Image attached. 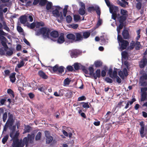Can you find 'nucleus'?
Listing matches in <instances>:
<instances>
[{"label":"nucleus","instance_id":"obj_28","mask_svg":"<svg viewBox=\"0 0 147 147\" xmlns=\"http://www.w3.org/2000/svg\"><path fill=\"white\" fill-rule=\"evenodd\" d=\"M127 18V17L123 16H121L118 18V19L119 23H124V22L126 20Z\"/></svg>","mask_w":147,"mask_h":147},{"label":"nucleus","instance_id":"obj_19","mask_svg":"<svg viewBox=\"0 0 147 147\" xmlns=\"http://www.w3.org/2000/svg\"><path fill=\"white\" fill-rule=\"evenodd\" d=\"M67 38L72 43L75 41L76 36L75 35L71 33L67 34L66 35Z\"/></svg>","mask_w":147,"mask_h":147},{"label":"nucleus","instance_id":"obj_43","mask_svg":"<svg viewBox=\"0 0 147 147\" xmlns=\"http://www.w3.org/2000/svg\"><path fill=\"white\" fill-rule=\"evenodd\" d=\"M135 42L134 41H132L130 44V45L129 48L130 50L133 49L135 47Z\"/></svg>","mask_w":147,"mask_h":147},{"label":"nucleus","instance_id":"obj_40","mask_svg":"<svg viewBox=\"0 0 147 147\" xmlns=\"http://www.w3.org/2000/svg\"><path fill=\"white\" fill-rule=\"evenodd\" d=\"M31 128V127L28 125L25 126L24 129V133L29 132Z\"/></svg>","mask_w":147,"mask_h":147},{"label":"nucleus","instance_id":"obj_58","mask_svg":"<svg viewBox=\"0 0 147 147\" xmlns=\"http://www.w3.org/2000/svg\"><path fill=\"white\" fill-rule=\"evenodd\" d=\"M66 69L69 71H72L74 70L73 67L71 65L67 66Z\"/></svg>","mask_w":147,"mask_h":147},{"label":"nucleus","instance_id":"obj_27","mask_svg":"<svg viewBox=\"0 0 147 147\" xmlns=\"http://www.w3.org/2000/svg\"><path fill=\"white\" fill-rule=\"evenodd\" d=\"M16 73L14 72L11 74L9 76L10 81L12 83H14L16 81Z\"/></svg>","mask_w":147,"mask_h":147},{"label":"nucleus","instance_id":"obj_61","mask_svg":"<svg viewBox=\"0 0 147 147\" xmlns=\"http://www.w3.org/2000/svg\"><path fill=\"white\" fill-rule=\"evenodd\" d=\"M17 30L20 33L23 32L24 31L23 29L20 26H17Z\"/></svg>","mask_w":147,"mask_h":147},{"label":"nucleus","instance_id":"obj_26","mask_svg":"<svg viewBox=\"0 0 147 147\" xmlns=\"http://www.w3.org/2000/svg\"><path fill=\"white\" fill-rule=\"evenodd\" d=\"M109 10L110 13H111L113 12L117 13L119 10V8L117 6H114L111 7L109 8Z\"/></svg>","mask_w":147,"mask_h":147},{"label":"nucleus","instance_id":"obj_3","mask_svg":"<svg viewBox=\"0 0 147 147\" xmlns=\"http://www.w3.org/2000/svg\"><path fill=\"white\" fill-rule=\"evenodd\" d=\"M140 74L141 75L139 79V84L142 86H147V74L142 69L140 71Z\"/></svg>","mask_w":147,"mask_h":147},{"label":"nucleus","instance_id":"obj_22","mask_svg":"<svg viewBox=\"0 0 147 147\" xmlns=\"http://www.w3.org/2000/svg\"><path fill=\"white\" fill-rule=\"evenodd\" d=\"M28 16L25 15L21 16L19 18L20 21L21 23L24 24L27 21Z\"/></svg>","mask_w":147,"mask_h":147},{"label":"nucleus","instance_id":"obj_55","mask_svg":"<svg viewBox=\"0 0 147 147\" xmlns=\"http://www.w3.org/2000/svg\"><path fill=\"white\" fill-rule=\"evenodd\" d=\"M5 50L2 47H0V55H3L5 54Z\"/></svg>","mask_w":147,"mask_h":147},{"label":"nucleus","instance_id":"obj_46","mask_svg":"<svg viewBox=\"0 0 147 147\" xmlns=\"http://www.w3.org/2000/svg\"><path fill=\"white\" fill-rule=\"evenodd\" d=\"M117 3L119 5L123 7H125L126 5H127L126 3H125L123 2H121L119 0H118L117 1Z\"/></svg>","mask_w":147,"mask_h":147},{"label":"nucleus","instance_id":"obj_14","mask_svg":"<svg viewBox=\"0 0 147 147\" xmlns=\"http://www.w3.org/2000/svg\"><path fill=\"white\" fill-rule=\"evenodd\" d=\"M75 35L76 36L75 42L81 41L83 40V38L82 36V32L76 33Z\"/></svg>","mask_w":147,"mask_h":147},{"label":"nucleus","instance_id":"obj_16","mask_svg":"<svg viewBox=\"0 0 147 147\" xmlns=\"http://www.w3.org/2000/svg\"><path fill=\"white\" fill-rule=\"evenodd\" d=\"M80 54V51L77 49H74L71 51L70 55L71 58L77 57Z\"/></svg>","mask_w":147,"mask_h":147},{"label":"nucleus","instance_id":"obj_17","mask_svg":"<svg viewBox=\"0 0 147 147\" xmlns=\"http://www.w3.org/2000/svg\"><path fill=\"white\" fill-rule=\"evenodd\" d=\"M28 138L25 137L23 139V141H22V144L24 145V146L26 145V146H27L29 141V139H31L32 137V135L30 134H28Z\"/></svg>","mask_w":147,"mask_h":147},{"label":"nucleus","instance_id":"obj_23","mask_svg":"<svg viewBox=\"0 0 147 147\" xmlns=\"http://www.w3.org/2000/svg\"><path fill=\"white\" fill-rule=\"evenodd\" d=\"M122 35L123 38L125 39H127L129 38V34L128 31L127 30H124L122 32Z\"/></svg>","mask_w":147,"mask_h":147},{"label":"nucleus","instance_id":"obj_64","mask_svg":"<svg viewBox=\"0 0 147 147\" xmlns=\"http://www.w3.org/2000/svg\"><path fill=\"white\" fill-rule=\"evenodd\" d=\"M142 4L140 2H139L137 3L136 7L138 10H140Z\"/></svg>","mask_w":147,"mask_h":147},{"label":"nucleus","instance_id":"obj_8","mask_svg":"<svg viewBox=\"0 0 147 147\" xmlns=\"http://www.w3.org/2000/svg\"><path fill=\"white\" fill-rule=\"evenodd\" d=\"M9 115L8 119L6 123L5 126L7 127H11L13 125L14 121L13 119V115L12 114H10V113H8Z\"/></svg>","mask_w":147,"mask_h":147},{"label":"nucleus","instance_id":"obj_21","mask_svg":"<svg viewBox=\"0 0 147 147\" xmlns=\"http://www.w3.org/2000/svg\"><path fill=\"white\" fill-rule=\"evenodd\" d=\"M39 76L42 79H47L48 78V76L42 70H39L38 72Z\"/></svg>","mask_w":147,"mask_h":147},{"label":"nucleus","instance_id":"obj_31","mask_svg":"<svg viewBox=\"0 0 147 147\" xmlns=\"http://www.w3.org/2000/svg\"><path fill=\"white\" fill-rule=\"evenodd\" d=\"M94 11H95L97 14L98 15V17L99 18L100 17V15L101 14V11L100 8L98 6H95V9Z\"/></svg>","mask_w":147,"mask_h":147},{"label":"nucleus","instance_id":"obj_13","mask_svg":"<svg viewBox=\"0 0 147 147\" xmlns=\"http://www.w3.org/2000/svg\"><path fill=\"white\" fill-rule=\"evenodd\" d=\"M147 65V59L145 57H144L139 63V67L140 68H143Z\"/></svg>","mask_w":147,"mask_h":147},{"label":"nucleus","instance_id":"obj_15","mask_svg":"<svg viewBox=\"0 0 147 147\" xmlns=\"http://www.w3.org/2000/svg\"><path fill=\"white\" fill-rule=\"evenodd\" d=\"M5 54L3 55H6V56H11L13 54V49L12 48H9L5 49Z\"/></svg>","mask_w":147,"mask_h":147},{"label":"nucleus","instance_id":"obj_34","mask_svg":"<svg viewBox=\"0 0 147 147\" xmlns=\"http://www.w3.org/2000/svg\"><path fill=\"white\" fill-rule=\"evenodd\" d=\"M135 49L136 50H139L140 49L141 47V44L140 42L136 41L135 43Z\"/></svg>","mask_w":147,"mask_h":147},{"label":"nucleus","instance_id":"obj_42","mask_svg":"<svg viewBox=\"0 0 147 147\" xmlns=\"http://www.w3.org/2000/svg\"><path fill=\"white\" fill-rule=\"evenodd\" d=\"M7 92L9 94L10 96L12 97L13 98H14V92L13 91L10 89H9L7 90Z\"/></svg>","mask_w":147,"mask_h":147},{"label":"nucleus","instance_id":"obj_50","mask_svg":"<svg viewBox=\"0 0 147 147\" xmlns=\"http://www.w3.org/2000/svg\"><path fill=\"white\" fill-rule=\"evenodd\" d=\"M72 17L70 15L67 16L66 17V20L68 23H70L72 20Z\"/></svg>","mask_w":147,"mask_h":147},{"label":"nucleus","instance_id":"obj_48","mask_svg":"<svg viewBox=\"0 0 147 147\" xmlns=\"http://www.w3.org/2000/svg\"><path fill=\"white\" fill-rule=\"evenodd\" d=\"M41 135V133L40 132H38L36 136L35 140H40Z\"/></svg>","mask_w":147,"mask_h":147},{"label":"nucleus","instance_id":"obj_30","mask_svg":"<svg viewBox=\"0 0 147 147\" xmlns=\"http://www.w3.org/2000/svg\"><path fill=\"white\" fill-rule=\"evenodd\" d=\"M47 89V87L43 84L41 85L40 87L38 88L39 90L44 92H45Z\"/></svg>","mask_w":147,"mask_h":147},{"label":"nucleus","instance_id":"obj_24","mask_svg":"<svg viewBox=\"0 0 147 147\" xmlns=\"http://www.w3.org/2000/svg\"><path fill=\"white\" fill-rule=\"evenodd\" d=\"M100 69H97L96 70L95 73H94L92 77H93L94 79L96 80L97 78H99L100 77Z\"/></svg>","mask_w":147,"mask_h":147},{"label":"nucleus","instance_id":"obj_32","mask_svg":"<svg viewBox=\"0 0 147 147\" xmlns=\"http://www.w3.org/2000/svg\"><path fill=\"white\" fill-rule=\"evenodd\" d=\"M120 13L121 16H123L127 17L128 16V11L126 10L121 9L120 10Z\"/></svg>","mask_w":147,"mask_h":147},{"label":"nucleus","instance_id":"obj_10","mask_svg":"<svg viewBox=\"0 0 147 147\" xmlns=\"http://www.w3.org/2000/svg\"><path fill=\"white\" fill-rule=\"evenodd\" d=\"M79 5L81 6V7L80 8L78 11L80 15H83L86 13L85 5L83 2H79Z\"/></svg>","mask_w":147,"mask_h":147},{"label":"nucleus","instance_id":"obj_39","mask_svg":"<svg viewBox=\"0 0 147 147\" xmlns=\"http://www.w3.org/2000/svg\"><path fill=\"white\" fill-rule=\"evenodd\" d=\"M88 70L89 71L90 75L92 77L94 74V69L92 67H89Z\"/></svg>","mask_w":147,"mask_h":147},{"label":"nucleus","instance_id":"obj_51","mask_svg":"<svg viewBox=\"0 0 147 147\" xmlns=\"http://www.w3.org/2000/svg\"><path fill=\"white\" fill-rule=\"evenodd\" d=\"M95 9V7L91 6L88 7L87 8L88 11L90 12L91 13L92 11H94Z\"/></svg>","mask_w":147,"mask_h":147},{"label":"nucleus","instance_id":"obj_60","mask_svg":"<svg viewBox=\"0 0 147 147\" xmlns=\"http://www.w3.org/2000/svg\"><path fill=\"white\" fill-rule=\"evenodd\" d=\"M98 21L97 23V25L98 26H99L101 25L102 23V20L100 19V18H99V17H98Z\"/></svg>","mask_w":147,"mask_h":147},{"label":"nucleus","instance_id":"obj_47","mask_svg":"<svg viewBox=\"0 0 147 147\" xmlns=\"http://www.w3.org/2000/svg\"><path fill=\"white\" fill-rule=\"evenodd\" d=\"M24 64V63L23 60H21L20 63L17 64V66L18 68H20L23 66Z\"/></svg>","mask_w":147,"mask_h":147},{"label":"nucleus","instance_id":"obj_18","mask_svg":"<svg viewBox=\"0 0 147 147\" xmlns=\"http://www.w3.org/2000/svg\"><path fill=\"white\" fill-rule=\"evenodd\" d=\"M65 41L64 38V34L63 33H61L57 40V42L59 44H62Z\"/></svg>","mask_w":147,"mask_h":147},{"label":"nucleus","instance_id":"obj_37","mask_svg":"<svg viewBox=\"0 0 147 147\" xmlns=\"http://www.w3.org/2000/svg\"><path fill=\"white\" fill-rule=\"evenodd\" d=\"M19 135V133L16 132L13 138V141L19 140L18 138Z\"/></svg>","mask_w":147,"mask_h":147},{"label":"nucleus","instance_id":"obj_49","mask_svg":"<svg viewBox=\"0 0 147 147\" xmlns=\"http://www.w3.org/2000/svg\"><path fill=\"white\" fill-rule=\"evenodd\" d=\"M47 0H40L39 2V4L41 6L45 5L47 3Z\"/></svg>","mask_w":147,"mask_h":147},{"label":"nucleus","instance_id":"obj_56","mask_svg":"<svg viewBox=\"0 0 147 147\" xmlns=\"http://www.w3.org/2000/svg\"><path fill=\"white\" fill-rule=\"evenodd\" d=\"M118 75L122 79H123L124 78V75L122 71L120 70L118 72Z\"/></svg>","mask_w":147,"mask_h":147},{"label":"nucleus","instance_id":"obj_6","mask_svg":"<svg viewBox=\"0 0 147 147\" xmlns=\"http://www.w3.org/2000/svg\"><path fill=\"white\" fill-rule=\"evenodd\" d=\"M141 101H144L147 100V86L141 88Z\"/></svg>","mask_w":147,"mask_h":147},{"label":"nucleus","instance_id":"obj_25","mask_svg":"<svg viewBox=\"0 0 147 147\" xmlns=\"http://www.w3.org/2000/svg\"><path fill=\"white\" fill-rule=\"evenodd\" d=\"M50 35L52 37L56 38L59 37V34L57 31L53 30L50 32Z\"/></svg>","mask_w":147,"mask_h":147},{"label":"nucleus","instance_id":"obj_1","mask_svg":"<svg viewBox=\"0 0 147 147\" xmlns=\"http://www.w3.org/2000/svg\"><path fill=\"white\" fill-rule=\"evenodd\" d=\"M51 29L47 27H42L40 28L35 33V35L39 36L41 34L44 39L50 38Z\"/></svg>","mask_w":147,"mask_h":147},{"label":"nucleus","instance_id":"obj_54","mask_svg":"<svg viewBox=\"0 0 147 147\" xmlns=\"http://www.w3.org/2000/svg\"><path fill=\"white\" fill-rule=\"evenodd\" d=\"M7 117V113L6 112H5L3 114V121L4 122H5Z\"/></svg>","mask_w":147,"mask_h":147},{"label":"nucleus","instance_id":"obj_44","mask_svg":"<svg viewBox=\"0 0 147 147\" xmlns=\"http://www.w3.org/2000/svg\"><path fill=\"white\" fill-rule=\"evenodd\" d=\"M68 7V6L67 5H65L63 10V15L64 17H65L66 16L67 13V11Z\"/></svg>","mask_w":147,"mask_h":147},{"label":"nucleus","instance_id":"obj_12","mask_svg":"<svg viewBox=\"0 0 147 147\" xmlns=\"http://www.w3.org/2000/svg\"><path fill=\"white\" fill-rule=\"evenodd\" d=\"M139 125L141 127L140 130V134L141 137L143 138L145 136V135L144 134L145 129L144 122L142 121L140 122Z\"/></svg>","mask_w":147,"mask_h":147},{"label":"nucleus","instance_id":"obj_36","mask_svg":"<svg viewBox=\"0 0 147 147\" xmlns=\"http://www.w3.org/2000/svg\"><path fill=\"white\" fill-rule=\"evenodd\" d=\"M74 20L75 21L77 22L80 19V17L78 14H75L74 15Z\"/></svg>","mask_w":147,"mask_h":147},{"label":"nucleus","instance_id":"obj_20","mask_svg":"<svg viewBox=\"0 0 147 147\" xmlns=\"http://www.w3.org/2000/svg\"><path fill=\"white\" fill-rule=\"evenodd\" d=\"M117 68H114L113 71L114 77L113 78H116V81L118 83H120L121 82V79L117 76Z\"/></svg>","mask_w":147,"mask_h":147},{"label":"nucleus","instance_id":"obj_38","mask_svg":"<svg viewBox=\"0 0 147 147\" xmlns=\"http://www.w3.org/2000/svg\"><path fill=\"white\" fill-rule=\"evenodd\" d=\"M52 3L51 2H48L47 4L46 8L47 10H49L51 8L52 5Z\"/></svg>","mask_w":147,"mask_h":147},{"label":"nucleus","instance_id":"obj_52","mask_svg":"<svg viewBox=\"0 0 147 147\" xmlns=\"http://www.w3.org/2000/svg\"><path fill=\"white\" fill-rule=\"evenodd\" d=\"M74 68L76 70H78L79 69L80 66L78 63H74Z\"/></svg>","mask_w":147,"mask_h":147},{"label":"nucleus","instance_id":"obj_53","mask_svg":"<svg viewBox=\"0 0 147 147\" xmlns=\"http://www.w3.org/2000/svg\"><path fill=\"white\" fill-rule=\"evenodd\" d=\"M70 81L71 80L68 78H67L64 80V83L65 85H69Z\"/></svg>","mask_w":147,"mask_h":147},{"label":"nucleus","instance_id":"obj_11","mask_svg":"<svg viewBox=\"0 0 147 147\" xmlns=\"http://www.w3.org/2000/svg\"><path fill=\"white\" fill-rule=\"evenodd\" d=\"M12 147H24V145L22 144V140L13 141Z\"/></svg>","mask_w":147,"mask_h":147},{"label":"nucleus","instance_id":"obj_29","mask_svg":"<svg viewBox=\"0 0 147 147\" xmlns=\"http://www.w3.org/2000/svg\"><path fill=\"white\" fill-rule=\"evenodd\" d=\"M83 38H87L90 35V33L88 32H82Z\"/></svg>","mask_w":147,"mask_h":147},{"label":"nucleus","instance_id":"obj_2","mask_svg":"<svg viewBox=\"0 0 147 147\" xmlns=\"http://www.w3.org/2000/svg\"><path fill=\"white\" fill-rule=\"evenodd\" d=\"M55 9L52 11V13L53 16L57 18V20L59 23H61L63 20V17L62 12H59L61 7L58 6H55Z\"/></svg>","mask_w":147,"mask_h":147},{"label":"nucleus","instance_id":"obj_63","mask_svg":"<svg viewBox=\"0 0 147 147\" xmlns=\"http://www.w3.org/2000/svg\"><path fill=\"white\" fill-rule=\"evenodd\" d=\"M122 56L124 58H125L127 55V53L126 51H124L122 53Z\"/></svg>","mask_w":147,"mask_h":147},{"label":"nucleus","instance_id":"obj_45","mask_svg":"<svg viewBox=\"0 0 147 147\" xmlns=\"http://www.w3.org/2000/svg\"><path fill=\"white\" fill-rule=\"evenodd\" d=\"M9 137V136L7 135L5 136L2 139V142L4 144H5V142L7 141Z\"/></svg>","mask_w":147,"mask_h":147},{"label":"nucleus","instance_id":"obj_33","mask_svg":"<svg viewBox=\"0 0 147 147\" xmlns=\"http://www.w3.org/2000/svg\"><path fill=\"white\" fill-rule=\"evenodd\" d=\"M95 67H101L102 64V62L99 61H97L94 62Z\"/></svg>","mask_w":147,"mask_h":147},{"label":"nucleus","instance_id":"obj_4","mask_svg":"<svg viewBox=\"0 0 147 147\" xmlns=\"http://www.w3.org/2000/svg\"><path fill=\"white\" fill-rule=\"evenodd\" d=\"M118 41L120 45V48L123 50L126 49L129 45V42L126 40H124L121 35H118L117 38Z\"/></svg>","mask_w":147,"mask_h":147},{"label":"nucleus","instance_id":"obj_35","mask_svg":"<svg viewBox=\"0 0 147 147\" xmlns=\"http://www.w3.org/2000/svg\"><path fill=\"white\" fill-rule=\"evenodd\" d=\"M36 28H39L40 26L43 27L45 26V24L42 21L37 22L36 23Z\"/></svg>","mask_w":147,"mask_h":147},{"label":"nucleus","instance_id":"obj_5","mask_svg":"<svg viewBox=\"0 0 147 147\" xmlns=\"http://www.w3.org/2000/svg\"><path fill=\"white\" fill-rule=\"evenodd\" d=\"M5 34H0V45H1L4 49H6L8 48V47L7 44V43L8 42V40L4 36H7L8 33L4 32Z\"/></svg>","mask_w":147,"mask_h":147},{"label":"nucleus","instance_id":"obj_62","mask_svg":"<svg viewBox=\"0 0 147 147\" xmlns=\"http://www.w3.org/2000/svg\"><path fill=\"white\" fill-rule=\"evenodd\" d=\"M7 97H5L4 99H2L0 100V103L2 105H3L5 102L6 101Z\"/></svg>","mask_w":147,"mask_h":147},{"label":"nucleus","instance_id":"obj_59","mask_svg":"<svg viewBox=\"0 0 147 147\" xmlns=\"http://www.w3.org/2000/svg\"><path fill=\"white\" fill-rule=\"evenodd\" d=\"M105 81L107 83H111L113 82L112 80L109 77H106L105 79Z\"/></svg>","mask_w":147,"mask_h":147},{"label":"nucleus","instance_id":"obj_41","mask_svg":"<svg viewBox=\"0 0 147 147\" xmlns=\"http://www.w3.org/2000/svg\"><path fill=\"white\" fill-rule=\"evenodd\" d=\"M113 70L111 68H110L108 71V73L110 77L113 78L114 77L113 72Z\"/></svg>","mask_w":147,"mask_h":147},{"label":"nucleus","instance_id":"obj_7","mask_svg":"<svg viewBox=\"0 0 147 147\" xmlns=\"http://www.w3.org/2000/svg\"><path fill=\"white\" fill-rule=\"evenodd\" d=\"M51 68H52L54 72H57V73L59 75H61L64 71L65 67L62 66L59 67L58 64L55 65L54 67Z\"/></svg>","mask_w":147,"mask_h":147},{"label":"nucleus","instance_id":"obj_9","mask_svg":"<svg viewBox=\"0 0 147 147\" xmlns=\"http://www.w3.org/2000/svg\"><path fill=\"white\" fill-rule=\"evenodd\" d=\"M45 136L46 137V143L49 144L53 140V138L50 135V133L49 131H45Z\"/></svg>","mask_w":147,"mask_h":147},{"label":"nucleus","instance_id":"obj_57","mask_svg":"<svg viewBox=\"0 0 147 147\" xmlns=\"http://www.w3.org/2000/svg\"><path fill=\"white\" fill-rule=\"evenodd\" d=\"M112 19L114 20H116L117 17V13L112 12Z\"/></svg>","mask_w":147,"mask_h":147}]
</instances>
